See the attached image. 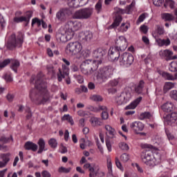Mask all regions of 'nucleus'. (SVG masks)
<instances>
[{
    "instance_id": "obj_5",
    "label": "nucleus",
    "mask_w": 177,
    "mask_h": 177,
    "mask_svg": "<svg viewBox=\"0 0 177 177\" xmlns=\"http://www.w3.org/2000/svg\"><path fill=\"white\" fill-rule=\"evenodd\" d=\"M65 52L70 56H76L82 52V44L79 41H71L66 45Z\"/></svg>"
},
{
    "instance_id": "obj_59",
    "label": "nucleus",
    "mask_w": 177,
    "mask_h": 177,
    "mask_svg": "<svg viewBox=\"0 0 177 177\" xmlns=\"http://www.w3.org/2000/svg\"><path fill=\"white\" fill-rule=\"evenodd\" d=\"M14 21L15 23H21L22 21H26V18L24 17H15Z\"/></svg>"
},
{
    "instance_id": "obj_48",
    "label": "nucleus",
    "mask_w": 177,
    "mask_h": 177,
    "mask_svg": "<svg viewBox=\"0 0 177 177\" xmlns=\"http://www.w3.org/2000/svg\"><path fill=\"white\" fill-rule=\"evenodd\" d=\"M146 118H151V113L150 112H144L140 115V120H145Z\"/></svg>"
},
{
    "instance_id": "obj_52",
    "label": "nucleus",
    "mask_w": 177,
    "mask_h": 177,
    "mask_svg": "<svg viewBox=\"0 0 177 177\" xmlns=\"http://www.w3.org/2000/svg\"><path fill=\"white\" fill-rule=\"evenodd\" d=\"M12 140H13V138L12 137L6 138L5 136H2L0 138V142H1V143H9V142H11Z\"/></svg>"
},
{
    "instance_id": "obj_29",
    "label": "nucleus",
    "mask_w": 177,
    "mask_h": 177,
    "mask_svg": "<svg viewBox=\"0 0 177 177\" xmlns=\"http://www.w3.org/2000/svg\"><path fill=\"white\" fill-rule=\"evenodd\" d=\"M167 122L169 125H172L173 124H177V113H172L169 116H168Z\"/></svg>"
},
{
    "instance_id": "obj_62",
    "label": "nucleus",
    "mask_w": 177,
    "mask_h": 177,
    "mask_svg": "<svg viewBox=\"0 0 177 177\" xmlns=\"http://www.w3.org/2000/svg\"><path fill=\"white\" fill-rule=\"evenodd\" d=\"M6 99L7 100H8L9 102H13V100L15 99V95L11 94V93H8L6 96Z\"/></svg>"
},
{
    "instance_id": "obj_8",
    "label": "nucleus",
    "mask_w": 177,
    "mask_h": 177,
    "mask_svg": "<svg viewBox=\"0 0 177 177\" xmlns=\"http://www.w3.org/2000/svg\"><path fill=\"white\" fill-rule=\"evenodd\" d=\"M92 15H93V9L91 8H83L77 10L73 14V19H77V20H86V19H89Z\"/></svg>"
},
{
    "instance_id": "obj_7",
    "label": "nucleus",
    "mask_w": 177,
    "mask_h": 177,
    "mask_svg": "<svg viewBox=\"0 0 177 177\" xmlns=\"http://www.w3.org/2000/svg\"><path fill=\"white\" fill-rule=\"evenodd\" d=\"M84 169H88L89 177H103L104 172L100 171V167L96 163H86L84 165Z\"/></svg>"
},
{
    "instance_id": "obj_14",
    "label": "nucleus",
    "mask_w": 177,
    "mask_h": 177,
    "mask_svg": "<svg viewBox=\"0 0 177 177\" xmlns=\"http://www.w3.org/2000/svg\"><path fill=\"white\" fill-rule=\"evenodd\" d=\"M159 55L160 57H166V60H176L177 59V55H174V52L168 49L160 50Z\"/></svg>"
},
{
    "instance_id": "obj_36",
    "label": "nucleus",
    "mask_w": 177,
    "mask_h": 177,
    "mask_svg": "<svg viewBox=\"0 0 177 177\" xmlns=\"http://www.w3.org/2000/svg\"><path fill=\"white\" fill-rule=\"evenodd\" d=\"M68 6H70V8H78L81 6L80 5V1H78L77 0H68Z\"/></svg>"
},
{
    "instance_id": "obj_2",
    "label": "nucleus",
    "mask_w": 177,
    "mask_h": 177,
    "mask_svg": "<svg viewBox=\"0 0 177 177\" xmlns=\"http://www.w3.org/2000/svg\"><path fill=\"white\" fill-rule=\"evenodd\" d=\"M82 27L81 22L78 21H68L61 29V35L58 37L60 42H67L73 39L74 32L78 31Z\"/></svg>"
},
{
    "instance_id": "obj_24",
    "label": "nucleus",
    "mask_w": 177,
    "mask_h": 177,
    "mask_svg": "<svg viewBox=\"0 0 177 177\" xmlns=\"http://www.w3.org/2000/svg\"><path fill=\"white\" fill-rule=\"evenodd\" d=\"M26 150H32V151H37L38 150V145L37 144L28 141L25 144Z\"/></svg>"
},
{
    "instance_id": "obj_13",
    "label": "nucleus",
    "mask_w": 177,
    "mask_h": 177,
    "mask_svg": "<svg viewBox=\"0 0 177 177\" xmlns=\"http://www.w3.org/2000/svg\"><path fill=\"white\" fill-rule=\"evenodd\" d=\"M130 129L134 133L139 135L145 129V124L140 121H135L130 124Z\"/></svg>"
},
{
    "instance_id": "obj_35",
    "label": "nucleus",
    "mask_w": 177,
    "mask_h": 177,
    "mask_svg": "<svg viewBox=\"0 0 177 177\" xmlns=\"http://www.w3.org/2000/svg\"><path fill=\"white\" fill-rule=\"evenodd\" d=\"M174 86H175V84L170 82H166L163 87L164 93H167V92H168V91H170V89H172V88H174Z\"/></svg>"
},
{
    "instance_id": "obj_31",
    "label": "nucleus",
    "mask_w": 177,
    "mask_h": 177,
    "mask_svg": "<svg viewBox=\"0 0 177 177\" xmlns=\"http://www.w3.org/2000/svg\"><path fill=\"white\" fill-rule=\"evenodd\" d=\"M37 145H39V150L37 151V153L38 154H41L45 150V140L39 138L37 142Z\"/></svg>"
},
{
    "instance_id": "obj_56",
    "label": "nucleus",
    "mask_w": 177,
    "mask_h": 177,
    "mask_svg": "<svg viewBox=\"0 0 177 177\" xmlns=\"http://www.w3.org/2000/svg\"><path fill=\"white\" fill-rule=\"evenodd\" d=\"M37 23V26L39 27L42 24V21L39 20L38 18H34L32 20V26H34V24Z\"/></svg>"
},
{
    "instance_id": "obj_22",
    "label": "nucleus",
    "mask_w": 177,
    "mask_h": 177,
    "mask_svg": "<svg viewBox=\"0 0 177 177\" xmlns=\"http://www.w3.org/2000/svg\"><path fill=\"white\" fill-rule=\"evenodd\" d=\"M158 46H169L171 45V39H156Z\"/></svg>"
},
{
    "instance_id": "obj_20",
    "label": "nucleus",
    "mask_w": 177,
    "mask_h": 177,
    "mask_svg": "<svg viewBox=\"0 0 177 177\" xmlns=\"http://www.w3.org/2000/svg\"><path fill=\"white\" fill-rule=\"evenodd\" d=\"M105 129L106 131V135H109V138H111V139L115 138V135H117V133L115 132V129H114V128L109 124H106L105 125Z\"/></svg>"
},
{
    "instance_id": "obj_42",
    "label": "nucleus",
    "mask_w": 177,
    "mask_h": 177,
    "mask_svg": "<svg viewBox=\"0 0 177 177\" xmlns=\"http://www.w3.org/2000/svg\"><path fill=\"white\" fill-rule=\"evenodd\" d=\"M1 158L3 162L8 164L10 161V153H3L1 155Z\"/></svg>"
},
{
    "instance_id": "obj_12",
    "label": "nucleus",
    "mask_w": 177,
    "mask_h": 177,
    "mask_svg": "<svg viewBox=\"0 0 177 177\" xmlns=\"http://www.w3.org/2000/svg\"><path fill=\"white\" fill-rule=\"evenodd\" d=\"M131 92L126 91L115 97V102L118 104H125V103H128L131 100Z\"/></svg>"
},
{
    "instance_id": "obj_28",
    "label": "nucleus",
    "mask_w": 177,
    "mask_h": 177,
    "mask_svg": "<svg viewBox=\"0 0 177 177\" xmlns=\"http://www.w3.org/2000/svg\"><path fill=\"white\" fill-rule=\"evenodd\" d=\"M161 18L165 21H172V20L175 19V17L174 16V15L171 13H167V12L162 13Z\"/></svg>"
},
{
    "instance_id": "obj_37",
    "label": "nucleus",
    "mask_w": 177,
    "mask_h": 177,
    "mask_svg": "<svg viewBox=\"0 0 177 177\" xmlns=\"http://www.w3.org/2000/svg\"><path fill=\"white\" fill-rule=\"evenodd\" d=\"M168 6L170 8V9H174L175 8V1L174 0H165L164 7L168 8Z\"/></svg>"
},
{
    "instance_id": "obj_38",
    "label": "nucleus",
    "mask_w": 177,
    "mask_h": 177,
    "mask_svg": "<svg viewBox=\"0 0 177 177\" xmlns=\"http://www.w3.org/2000/svg\"><path fill=\"white\" fill-rule=\"evenodd\" d=\"M48 143L51 149H56V147H57V140H56V138H50L48 141Z\"/></svg>"
},
{
    "instance_id": "obj_40",
    "label": "nucleus",
    "mask_w": 177,
    "mask_h": 177,
    "mask_svg": "<svg viewBox=\"0 0 177 177\" xmlns=\"http://www.w3.org/2000/svg\"><path fill=\"white\" fill-rule=\"evenodd\" d=\"M162 77H163V78H165V80H167V81H174V75L171 73L163 72L162 73Z\"/></svg>"
},
{
    "instance_id": "obj_34",
    "label": "nucleus",
    "mask_w": 177,
    "mask_h": 177,
    "mask_svg": "<svg viewBox=\"0 0 177 177\" xmlns=\"http://www.w3.org/2000/svg\"><path fill=\"white\" fill-rule=\"evenodd\" d=\"M123 80L121 77L114 79L109 82V85L111 86H118V85H122Z\"/></svg>"
},
{
    "instance_id": "obj_9",
    "label": "nucleus",
    "mask_w": 177,
    "mask_h": 177,
    "mask_svg": "<svg viewBox=\"0 0 177 177\" xmlns=\"http://www.w3.org/2000/svg\"><path fill=\"white\" fill-rule=\"evenodd\" d=\"M133 55L129 53H124L119 58V63L120 66H125L129 67L133 63Z\"/></svg>"
},
{
    "instance_id": "obj_43",
    "label": "nucleus",
    "mask_w": 177,
    "mask_h": 177,
    "mask_svg": "<svg viewBox=\"0 0 177 177\" xmlns=\"http://www.w3.org/2000/svg\"><path fill=\"white\" fill-rule=\"evenodd\" d=\"M31 17H32V11H27L26 16L24 17V18H25V22L27 23V24L30 23Z\"/></svg>"
},
{
    "instance_id": "obj_21",
    "label": "nucleus",
    "mask_w": 177,
    "mask_h": 177,
    "mask_svg": "<svg viewBox=\"0 0 177 177\" xmlns=\"http://www.w3.org/2000/svg\"><path fill=\"white\" fill-rule=\"evenodd\" d=\"M142 102V97H139L136 99L133 102H132L130 104L125 107V110H133V109H136L138 104Z\"/></svg>"
},
{
    "instance_id": "obj_55",
    "label": "nucleus",
    "mask_w": 177,
    "mask_h": 177,
    "mask_svg": "<svg viewBox=\"0 0 177 177\" xmlns=\"http://www.w3.org/2000/svg\"><path fill=\"white\" fill-rule=\"evenodd\" d=\"M102 120H109V112L107 111H104L101 113Z\"/></svg>"
},
{
    "instance_id": "obj_51",
    "label": "nucleus",
    "mask_w": 177,
    "mask_h": 177,
    "mask_svg": "<svg viewBox=\"0 0 177 177\" xmlns=\"http://www.w3.org/2000/svg\"><path fill=\"white\" fill-rule=\"evenodd\" d=\"M70 171H71V168H66L64 167H61L58 169V172H59L60 174H68Z\"/></svg>"
},
{
    "instance_id": "obj_25",
    "label": "nucleus",
    "mask_w": 177,
    "mask_h": 177,
    "mask_svg": "<svg viewBox=\"0 0 177 177\" xmlns=\"http://www.w3.org/2000/svg\"><path fill=\"white\" fill-rule=\"evenodd\" d=\"M80 37L83 41H91V39L93 38V35L92 34V32L86 31L80 33Z\"/></svg>"
},
{
    "instance_id": "obj_63",
    "label": "nucleus",
    "mask_w": 177,
    "mask_h": 177,
    "mask_svg": "<svg viewBox=\"0 0 177 177\" xmlns=\"http://www.w3.org/2000/svg\"><path fill=\"white\" fill-rule=\"evenodd\" d=\"M41 176L43 177H50L51 176L50 173L46 170H44L41 172Z\"/></svg>"
},
{
    "instance_id": "obj_4",
    "label": "nucleus",
    "mask_w": 177,
    "mask_h": 177,
    "mask_svg": "<svg viewBox=\"0 0 177 177\" xmlns=\"http://www.w3.org/2000/svg\"><path fill=\"white\" fill-rule=\"evenodd\" d=\"M114 74V68L113 66H107L100 68L95 73V77L98 81L104 82L109 78H111Z\"/></svg>"
},
{
    "instance_id": "obj_17",
    "label": "nucleus",
    "mask_w": 177,
    "mask_h": 177,
    "mask_svg": "<svg viewBox=\"0 0 177 177\" xmlns=\"http://www.w3.org/2000/svg\"><path fill=\"white\" fill-rule=\"evenodd\" d=\"M70 69L68 68V66L63 64L62 65V69H59V72L57 74V80L59 82H62L63 81V78L66 77V75H68V71Z\"/></svg>"
},
{
    "instance_id": "obj_54",
    "label": "nucleus",
    "mask_w": 177,
    "mask_h": 177,
    "mask_svg": "<svg viewBox=\"0 0 177 177\" xmlns=\"http://www.w3.org/2000/svg\"><path fill=\"white\" fill-rule=\"evenodd\" d=\"M169 96L171 99H174V100L177 101V90H172L169 93Z\"/></svg>"
},
{
    "instance_id": "obj_10",
    "label": "nucleus",
    "mask_w": 177,
    "mask_h": 177,
    "mask_svg": "<svg viewBox=\"0 0 177 177\" xmlns=\"http://www.w3.org/2000/svg\"><path fill=\"white\" fill-rule=\"evenodd\" d=\"M142 162L149 167H154L157 162V159L152 151L146 152L145 154L142 156Z\"/></svg>"
},
{
    "instance_id": "obj_57",
    "label": "nucleus",
    "mask_w": 177,
    "mask_h": 177,
    "mask_svg": "<svg viewBox=\"0 0 177 177\" xmlns=\"http://www.w3.org/2000/svg\"><path fill=\"white\" fill-rule=\"evenodd\" d=\"M145 19H146V13H143L139 16V17L137 20V24H140V23H142V21H145Z\"/></svg>"
},
{
    "instance_id": "obj_26",
    "label": "nucleus",
    "mask_w": 177,
    "mask_h": 177,
    "mask_svg": "<svg viewBox=\"0 0 177 177\" xmlns=\"http://www.w3.org/2000/svg\"><path fill=\"white\" fill-rule=\"evenodd\" d=\"M174 109H175V106L171 102H167L162 106V110L166 113H171Z\"/></svg>"
},
{
    "instance_id": "obj_60",
    "label": "nucleus",
    "mask_w": 177,
    "mask_h": 177,
    "mask_svg": "<svg viewBox=\"0 0 177 177\" xmlns=\"http://www.w3.org/2000/svg\"><path fill=\"white\" fill-rule=\"evenodd\" d=\"M95 10H97V13L101 12L102 10V1H99L95 5Z\"/></svg>"
},
{
    "instance_id": "obj_41",
    "label": "nucleus",
    "mask_w": 177,
    "mask_h": 177,
    "mask_svg": "<svg viewBox=\"0 0 177 177\" xmlns=\"http://www.w3.org/2000/svg\"><path fill=\"white\" fill-rule=\"evenodd\" d=\"M91 100L93 102H102L103 97L99 95H93L90 97Z\"/></svg>"
},
{
    "instance_id": "obj_1",
    "label": "nucleus",
    "mask_w": 177,
    "mask_h": 177,
    "mask_svg": "<svg viewBox=\"0 0 177 177\" xmlns=\"http://www.w3.org/2000/svg\"><path fill=\"white\" fill-rule=\"evenodd\" d=\"M44 75L39 73L37 77L32 76L30 82L35 84V89L30 91V97L36 100L39 104L46 103L49 100V94L46 90V84L43 81Z\"/></svg>"
},
{
    "instance_id": "obj_15",
    "label": "nucleus",
    "mask_w": 177,
    "mask_h": 177,
    "mask_svg": "<svg viewBox=\"0 0 177 177\" xmlns=\"http://www.w3.org/2000/svg\"><path fill=\"white\" fill-rule=\"evenodd\" d=\"M107 53V50L102 48H99L96 50H95L93 53V56L94 59H98V60H93V62H100L102 63V59L103 56H104Z\"/></svg>"
},
{
    "instance_id": "obj_39",
    "label": "nucleus",
    "mask_w": 177,
    "mask_h": 177,
    "mask_svg": "<svg viewBox=\"0 0 177 177\" xmlns=\"http://www.w3.org/2000/svg\"><path fill=\"white\" fill-rule=\"evenodd\" d=\"M169 70L171 73H176L177 71V62L175 61L171 62L169 66Z\"/></svg>"
},
{
    "instance_id": "obj_58",
    "label": "nucleus",
    "mask_w": 177,
    "mask_h": 177,
    "mask_svg": "<svg viewBox=\"0 0 177 177\" xmlns=\"http://www.w3.org/2000/svg\"><path fill=\"white\" fill-rule=\"evenodd\" d=\"M140 31H141V32H143V34H147V32L149 31V28L147 27V26L142 25L140 27Z\"/></svg>"
},
{
    "instance_id": "obj_44",
    "label": "nucleus",
    "mask_w": 177,
    "mask_h": 177,
    "mask_svg": "<svg viewBox=\"0 0 177 177\" xmlns=\"http://www.w3.org/2000/svg\"><path fill=\"white\" fill-rule=\"evenodd\" d=\"M62 120H64V121H68V122H69L71 125H74V120L70 115H64L62 118Z\"/></svg>"
},
{
    "instance_id": "obj_23",
    "label": "nucleus",
    "mask_w": 177,
    "mask_h": 177,
    "mask_svg": "<svg viewBox=\"0 0 177 177\" xmlns=\"http://www.w3.org/2000/svg\"><path fill=\"white\" fill-rule=\"evenodd\" d=\"M165 34V30L164 27L160 26L158 25L156 26V32H153L152 35L153 38H158V35H164Z\"/></svg>"
},
{
    "instance_id": "obj_49",
    "label": "nucleus",
    "mask_w": 177,
    "mask_h": 177,
    "mask_svg": "<svg viewBox=\"0 0 177 177\" xmlns=\"http://www.w3.org/2000/svg\"><path fill=\"white\" fill-rule=\"evenodd\" d=\"M120 160L122 162H128L129 161V155L128 153H123L120 156Z\"/></svg>"
},
{
    "instance_id": "obj_19",
    "label": "nucleus",
    "mask_w": 177,
    "mask_h": 177,
    "mask_svg": "<svg viewBox=\"0 0 177 177\" xmlns=\"http://www.w3.org/2000/svg\"><path fill=\"white\" fill-rule=\"evenodd\" d=\"M133 6H135V3L132 2L125 10H122L120 8H115V12L117 15H124V13L129 15L131 12H132V8H133Z\"/></svg>"
},
{
    "instance_id": "obj_53",
    "label": "nucleus",
    "mask_w": 177,
    "mask_h": 177,
    "mask_svg": "<svg viewBox=\"0 0 177 177\" xmlns=\"http://www.w3.org/2000/svg\"><path fill=\"white\" fill-rule=\"evenodd\" d=\"M140 147L142 149H146L147 150H153L154 147L150 144H141Z\"/></svg>"
},
{
    "instance_id": "obj_16",
    "label": "nucleus",
    "mask_w": 177,
    "mask_h": 177,
    "mask_svg": "<svg viewBox=\"0 0 177 177\" xmlns=\"http://www.w3.org/2000/svg\"><path fill=\"white\" fill-rule=\"evenodd\" d=\"M109 57L111 62H117L120 59V50H118L115 47H111L109 50Z\"/></svg>"
},
{
    "instance_id": "obj_11",
    "label": "nucleus",
    "mask_w": 177,
    "mask_h": 177,
    "mask_svg": "<svg viewBox=\"0 0 177 177\" xmlns=\"http://www.w3.org/2000/svg\"><path fill=\"white\" fill-rule=\"evenodd\" d=\"M115 46L118 50H120L121 52L125 50L127 48H128V41H127V38L124 36H119L115 39Z\"/></svg>"
},
{
    "instance_id": "obj_46",
    "label": "nucleus",
    "mask_w": 177,
    "mask_h": 177,
    "mask_svg": "<svg viewBox=\"0 0 177 177\" xmlns=\"http://www.w3.org/2000/svg\"><path fill=\"white\" fill-rule=\"evenodd\" d=\"M119 147L121 149V150H124L125 151L129 150V146H128V144L124 142H121L119 143Z\"/></svg>"
},
{
    "instance_id": "obj_61",
    "label": "nucleus",
    "mask_w": 177,
    "mask_h": 177,
    "mask_svg": "<svg viewBox=\"0 0 177 177\" xmlns=\"http://www.w3.org/2000/svg\"><path fill=\"white\" fill-rule=\"evenodd\" d=\"M164 0H153V4L155 6H161Z\"/></svg>"
},
{
    "instance_id": "obj_30",
    "label": "nucleus",
    "mask_w": 177,
    "mask_h": 177,
    "mask_svg": "<svg viewBox=\"0 0 177 177\" xmlns=\"http://www.w3.org/2000/svg\"><path fill=\"white\" fill-rule=\"evenodd\" d=\"M122 21V17L121 15H117L113 23L109 26V28H115L120 26V23Z\"/></svg>"
},
{
    "instance_id": "obj_6",
    "label": "nucleus",
    "mask_w": 177,
    "mask_h": 177,
    "mask_svg": "<svg viewBox=\"0 0 177 177\" xmlns=\"http://www.w3.org/2000/svg\"><path fill=\"white\" fill-rule=\"evenodd\" d=\"M24 42V34L19 32L18 35L12 34L8 42V48L13 49V48H20Z\"/></svg>"
},
{
    "instance_id": "obj_64",
    "label": "nucleus",
    "mask_w": 177,
    "mask_h": 177,
    "mask_svg": "<svg viewBox=\"0 0 177 177\" xmlns=\"http://www.w3.org/2000/svg\"><path fill=\"white\" fill-rule=\"evenodd\" d=\"M106 147H107V149H108V151H111V142H110V140H106Z\"/></svg>"
},
{
    "instance_id": "obj_47",
    "label": "nucleus",
    "mask_w": 177,
    "mask_h": 177,
    "mask_svg": "<svg viewBox=\"0 0 177 177\" xmlns=\"http://www.w3.org/2000/svg\"><path fill=\"white\" fill-rule=\"evenodd\" d=\"M10 59H4L3 62H0V70H2V68H5L8 64H10Z\"/></svg>"
},
{
    "instance_id": "obj_3",
    "label": "nucleus",
    "mask_w": 177,
    "mask_h": 177,
    "mask_svg": "<svg viewBox=\"0 0 177 177\" xmlns=\"http://www.w3.org/2000/svg\"><path fill=\"white\" fill-rule=\"evenodd\" d=\"M99 64H102V61H92L87 59L80 65V70L84 75H92L94 71L97 70Z\"/></svg>"
},
{
    "instance_id": "obj_32",
    "label": "nucleus",
    "mask_w": 177,
    "mask_h": 177,
    "mask_svg": "<svg viewBox=\"0 0 177 177\" xmlns=\"http://www.w3.org/2000/svg\"><path fill=\"white\" fill-rule=\"evenodd\" d=\"M90 122L92 127H100L102 125V121L100 118L97 117H93L90 119Z\"/></svg>"
},
{
    "instance_id": "obj_27",
    "label": "nucleus",
    "mask_w": 177,
    "mask_h": 177,
    "mask_svg": "<svg viewBox=\"0 0 177 177\" xmlns=\"http://www.w3.org/2000/svg\"><path fill=\"white\" fill-rule=\"evenodd\" d=\"M10 63H11V65H10L11 70L15 71V73H17V68L20 67V62H19L17 59H10Z\"/></svg>"
},
{
    "instance_id": "obj_45",
    "label": "nucleus",
    "mask_w": 177,
    "mask_h": 177,
    "mask_svg": "<svg viewBox=\"0 0 177 177\" xmlns=\"http://www.w3.org/2000/svg\"><path fill=\"white\" fill-rule=\"evenodd\" d=\"M115 164L118 169L122 171V172H124V167H122V165L121 164V162H120V159H118V157H116L115 158Z\"/></svg>"
},
{
    "instance_id": "obj_18",
    "label": "nucleus",
    "mask_w": 177,
    "mask_h": 177,
    "mask_svg": "<svg viewBox=\"0 0 177 177\" xmlns=\"http://www.w3.org/2000/svg\"><path fill=\"white\" fill-rule=\"evenodd\" d=\"M68 15V9L62 8L56 13V19L58 21H65L67 20V15Z\"/></svg>"
},
{
    "instance_id": "obj_33",
    "label": "nucleus",
    "mask_w": 177,
    "mask_h": 177,
    "mask_svg": "<svg viewBox=\"0 0 177 177\" xmlns=\"http://www.w3.org/2000/svg\"><path fill=\"white\" fill-rule=\"evenodd\" d=\"M143 88H145V82L141 80L138 85L135 86V92L138 94L142 93Z\"/></svg>"
},
{
    "instance_id": "obj_50",
    "label": "nucleus",
    "mask_w": 177,
    "mask_h": 177,
    "mask_svg": "<svg viewBox=\"0 0 177 177\" xmlns=\"http://www.w3.org/2000/svg\"><path fill=\"white\" fill-rule=\"evenodd\" d=\"M128 28H129V26L125 24H122L120 27L118 28L119 31H120V32H125L127 31H128Z\"/></svg>"
}]
</instances>
